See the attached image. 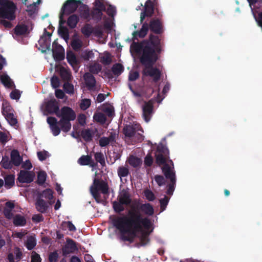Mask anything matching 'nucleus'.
Masks as SVG:
<instances>
[{"instance_id":"nucleus-55","label":"nucleus","mask_w":262,"mask_h":262,"mask_svg":"<svg viewBox=\"0 0 262 262\" xmlns=\"http://www.w3.org/2000/svg\"><path fill=\"white\" fill-rule=\"evenodd\" d=\"M91 105V100L89 99H82L80 103V107L82 110H86Z\"/></svg>"},{"instance_id":"nucleus-35","label":"nucleus","mask_w":262,"mask_h":262,"mask_svg":"<svg viewBox=\"0 0 262 262\" xmlns=\"http://www.w3.org/2000/svg\"><path fill=\"white\" fill-rule=\"evenodd\" d=\"M103 11H101L98 9L93 8L91 12H90L91 16L95 20L100 21L101 20Z\"/></svg>"},{"instance_id":"nucleus-2","label":"nucleus","mask_w":262,"mask_h":262,"mask_svg":"<svg viewBox=\"0 0 262 262\" xmlns=\"http://www.w3.org/2000/svg\"><path fill=\"white\" fill-rule=\"evenodd\" d=\"M112 224L119 232L120 239L132 243L138 232L143 228L150 229L151 222L148 217H143L138 208L132 206L126 215L116 216L112 221Z\"/></svg>"},{"instance_id":"nucleus-29","label":"nucleus","mask_w":262,"mask_h":262,"mask_svg":"<svg viewBox=\"0 0 262 262\" xmlns=\"http://www.w3.org/2000/svg\"><path fill=\"white\" fill-rule=\"evenodd\" d=\"M1 166L6 169H11L13 167V164L8 156L3 157L0 163Z\"/></svg>"},{"instance_id":"nucleus-14","label":"nucleus","mask_w":262,"mask_h":262,"mask_svg":"<svg viewBox=\"0 0 262 262\" xmlns=\"http://www.w3.org/2000/svg\"><path fill=\"white\" fill-rule=\"evenodd\" d=\"M149 30L148 24L146 22L143 23L141 28L139 31H134L133 33L134 40L138 39V37L144 38L147 34Z\"/></svg>"},{"instance_id":"nucleus-40","label":"nucleus","mask_w":262,"mask_h":262,"mask_svg":"<svg viewBox=\"0 0 262 262\" xmlns=\"http://www.w3.org/2000/svg\"><path fill=\"white\" fill-rule=\"evenodd\" d=\"M92 161V158L89 155H83L78 159V163L81 165H88Z\"/></svg>"},{"instance_id":"nucleus-48","label":"nucleus","mask_w":262,"mask_h":262,"mask_svg":"<svg viewBox=\"0 0 262 262\" xmlns=\"http://www.w3.org/2000/svg\"><path fill=\"white\" fill-rule=\"evenodd\" d=\"M149 234V233H148L147 232H143L142 234V235L140 238V245L141 246H145L149 243V238L148 237Z\"/></svg>"},{"instance_id":"nucleus-19","label":"nucleus","mask_w":262,"mask_h":262,"mask_svg":"<svg viewBox=\"0 0 262 262\" xmlns=\"http://www.w3.org/2000/svg\"><path fill=\"white\" fill-rule=\"evenodd\" d=\"M39 45L42 49V52L51 49V38L46 35H42L38 41Z\"/></svg>"},{"instance_id":"nucleus-44","label":"nucleus","mask_w":262,"mask_h":262,"mask_svg":"<svg viewBox=\"0 0 262 262\" xmlns=\"http://www.w3.org/2000/svg\"><path fill=\"white\" fill-rule=\"evenodd\" d=\"M47 178V173L44 171H40L37 174V183L39 185H42L45 183Z\"/></svg>"},{"instance_id":"nucleus-7","label":"nucleus","mask_w":262,"mask_h":262,"mask_svg":"<svg viewBox=\"0 0 262 262\" xmlns=\"http://www.w3.org/2000/svg\"><path fill=\"white\" fill-rule=\"evenodd\" d=\"M143 130L139 124L126 125L123 129V133L125 138L135 140V141L141 142L144 139L142 135Z\"/></svg>"},{"instance_id":"nucleus-30","label":"nucleus","mask_w":262,"mask_h":262,"mask_svg":"<svg viewBox=\"0 0 262 262\" xmlns=\"http://www.w3.org/2000/svg\"><path fill=\"white\" fill-rule=\"evenodd\" d=\"M5 186L7 188H10L14 185L15 177L13 174L7 175L5 178Z\"/></svg>"},{"instance_id":"nucleus-49","label":"nucleus","mask_w":262,"mask_h":262,"mask_svg":"<svg viewBox=\"0 0 262 262\" xmlns=\"http://www.w3.org/2000/svg\"><path fill=\"white\" fill-rule=\"evenodd\" d=\"M82 58L85 61H88L94 57V53L92 51L85 50L82 53Z\"/></svg>"},{"instance_id":"nucleus-38","label":"nucleus","mask_w":262,"mask_h":262,"mask_svg":"<svg viewBox=\"0 0 262 262\" xmlns=\"http://www.w3.org/2000/svg\"><path fill=\"white\" fill-rule=\"evenodd\" d=\"M1 80L2 83L7 88H11L13 82L10 77L7 75H3L1 76Z\"/></svg>"},{"instance_id":"nucleus-18","label":"nucleus","mask_w":262,"mask_h":262,"mask_svg":"<svg viewBox=\"0 0 262 262\" xmlns=\"http://www.w3.org/2000/svg\"><path fill=\"white\" fill-rule=\"evenodd\" d=\"M35 205L37 211L42 213H45L48 208V203L42 198L38 196L36 200Z\"/></svg>"},{"instance_id":"nucleus-10","label":"nucleus","mask_w":262,"mask_h":262,"mask_svg":"<svg viewBox=\"0 0 262 262\" xmlns=\"http://www.w3.org/2000/svg\"><path fill=\"white\" fill-rule=\"evenodd\" d=\"M53 56L56 61H61L64 58V50L56 40L53 43Z\"/></svg>"},{"instance_id":"nucleus-9","label":"nucleus","mask_w":262,"mask_h":262,"mask_svg":"<svg viewBox=\"0 0 262 262\" xmlns=\"http://www.w3.org/2000/svg\"><path fill=\"white\" fill-rule=\"evenodd\" d=\"M43 111L50 115H60L58 102L55 99H51L44 104Z\"/></svg>"},{"instance_id":"nucleus-62","label":"nucleus","mask_w":262,"mask_h":262,"mask_svg":"<svg viewBox=\"0 0 262 262\" xmlns=\"http://www.w3.org/2000/svg\"><path fill=\"white\" fill-rule=\"evenodd\" d=\"M139 77V73L138 71H130L129 73L128 80L134 81L137 80Z\"/></svg>"},{"instance_id":"nucleus-25","label":"nucleus","mask_w":262,"mask_h":262,"mask_svg":"<svg viewBox=\"0 0 262 262\" xmlns=\"http://www.w3.org/2000/svg\"><path fill=\"white\" fill-rule=\"evenodd\" d=\"M118 201L123 205H129L132 202L130 194L126 191L123 192L118 196Z\"/></svg>"},{"instance_id":"nucleus-60","label":"nucleus","mask_w":262,"mask_h":262,"mask_svg":"<svg viewBox=\"0 0 262 262\" xmlns=\"http://www.w3.org/2000/svg\"><path fill=\"white\" fill-rule=\"evenodd\" d=\"M8 141V135L5 132H0V143L4 145Z\"/></svg>"},{"instance_id":"nucleus-36","label":"nucleus","mask_w":262,"mask_h":262,"mask_svg":"<svg viewBox=\"0 0 262 262\" xmlns=\"http://www.w3.org/2000/svg\"><path fill=\"white\" fill-rule=\"evenodd\" d=\"M153 110V103L151 101L146 102L143 106V115H150Z\"/></svg>"},{"instance_id":"nucleus-3","label":"nucleus","mask_w":262,"mask_h":262,"mask_svg":"<svg viewBox=\"0 0 262 262\" xmlns=\"http://www.w3.org/2000/svg\"><path fill=\"white\" fill-rule=\"evenodd\" d=\"M156 162L159 165H163L162 172L167 179H169V183L167 185L166 194L169 195L173 194L176 185V178L173 171L174 165L170 159L169 151L163 143H159L155 152Z\"/></svg>"},{"instance_id":"nucleus-53","label":"nucleus","mask_w":262,"mask_h":262,"mask_svg":"<svg viewBox=\"0 0 262 262\" xmlns=\"http://www.w3.org/2000/svg\"><path fill=\"white\" fill-rule=\"evenodd\" d=\"M63 89L68 94H73L74 93L73 85L70 83L69 81H66L63 84Z\"/></svg>"},{"instance_id":"nucleus-45","label":"nucleus","mask_w":262,"mask_h":262,"mask_svg":"<svg viewBox=\"0 0 262 262\" xmlns=\"http://www.w3.org/2000/svg\"><path fill=\"white\" fill-rule=\"evenodd\" d=\"M61 228L66 230L68 228L70 231H75L76 229L75 226L71 221L63 222L61 225Z\"/></svg>"},{"instance_id":"nucleus-43","label":"nucleus","mask_w":262,"mask_h":262,"mask_svg":"<svg viewBox=\"0 0 262 262\" xmlns=\"http://www.w3.org/2000/svg\"><path fill=\"white\" fill-rule=\"evenodd\" d=\"M110 162L111 164H114L117 160L120 159L121 155L118 151H113L108 153Z\"/></svg>"},{"instance_id":"nucleus-54","label":"nucleus","mask_w":262,"mask_h":262,"mask_svg":"<svg viewBox=\"0 0 262 262\" xmlns=\"http://www.w3.org/2000/svg\"><path fill=\"white\" fill-rule=\"evenodd\" d=\"M94 5L95 6V7L94 8L98 9L103 12L106 11L105 6L104 4V3L101 1L96 0L94 3Z\"/></svg>"},{"instance_id":"nucleus-22","label":"nucleus","mask_w":262,"mask_h":262,"mask_svg":"<svg viewBox=\"0 0 262 262\" xmlns=\"http://www.w3.org/2000/svg\"><path fill=\"white\" fill-rule=\"evenodd\" d=\"M59 75L64 81H69L71 79V72L64 67L60 66L58 70Z\"/></svg>"},{"instance_id":"nucleus-42","label":"nucleus","mask_w":262,"mask_h":262,"mask_svg":"<svg viewBox=\"0 0 262 262\" xmlns=\"http://www.w3.org/2000/svg\"><path fill=\"white\" fill-rule=\"evenodd\" d=\"M36 245V240L34 237L31 236L28 238L26 243V247L28 250H32L35 247Z\"/></svg>"},{"instance_id":"nucleus-39","label":"nucleus","mask_w":262,"mask_h":262,"mask_svg":"<svg viewBox=\"0 0 262 262\" xmlns=\"http://www.w3.org/2000/svg\"><path fill=\"white\" fill-rule=\"evenodd\" d=\"M101 111L105 115H114V108L110 104H103L101 107Z\"/></svg>"},{"instance_id":"nucleus-15","label":"nucleus","mask_w":262,"mask_h":262,"mask_svg":"<svg viewBox=\"0 0 262 262\" xmlns=\"http://www.w3.org/2000/svg\"><path fill=\"white\" fill-rule=\"evenodd\" d=\"M67 59L68 63L73 67L74 70L77 72L79 69V62L74 53L72 52H67Z\"/></svg>"},{"instance_id":"nucleus-8","label":"nucleus","mask_w":262,"mask_h":262,"mask_svg":"<svg viewBox=\"0 0 262 262\" xmlns=\"http://www.w3.org/2000/svg\"><path fill=\"white\" fill-rule=\"evenodd\" d=\"M158 6V0L146 1L144 5V10L140 14V23H142L146 17H151L155 12V8Z\"/></svg>"},{"instance_id":"nucleus-33","label":"nucleus","mask_w":262,"mask_h":262,"mask_svg":"<svg viewBox=\"0 0 262 262\" xmlns=\"http://www.w3.org/2000/svg\"><path fill=\"white\" fill-rule=\"evenodd\" d=\"M71 45L74 51H78L82 48L83 43L80 39L77 38L72 39Z\"/></svg>"},{"instance_id":"nucleus-63","label":"nucleus","mask_w":262,"mask_h":262,"mask_svg":"<svg viewBox=\"0 0 262 262\" xmlns=\"http://www.w3.org/2000/svg\"><path fill=\"white\" fill-rule=\"evenodd\" d=\"M58 258V254L57 251H54L50 253L49 260L50 262H57Z\"/></svg>"},{"instance_id":"nucleus-16","label":"nucleus","mask_w":262,"mask_h":262,"mask_svg":"<svg viewBox=\"0 0 262 262\" xmlns=\"http://www.w3.org/2000/svg\"><path fill=\"white\" fill-rule=\"evenodd\" d=\"M135 207L147 215L151 216L154 213V208L149 203L142 204Z\"/></svg>"},{"instance_id":"nucleus-26","label":"nucleus","mask_w":262,"mask_h":262,"mask_svg":"<svg viewBox=\"0 0 262 262\" xmlns=\"http://www.w3.org/2000/svg\"><path fill=\"white\" fill-rule=\"evenodd\" d=\"M13 223L15 226H24L26 224V220L24 216L17 214L13 217Z\"/></svg>"},{"instance_id":"nucleus-34","label":"nucleus","mask_w":262,"mask_h":262,"mask_svg":"<svg viewBox=\"0 0 262 262\" xmlns=\"http://www.w3.org/2000/svg\"><path fill=\"white\" fill-rule=\"evenodd\" d=\"M93 27L89 24H86L81 28V33L86 37H89L93 33Z\"/></svg>"},{"instance_id":"nucleus-12","label":"nucleus","mask_w":262,"mask_h":262,"mask_svg":"<svg viewBox=\"0 0 262 262\" xmlns=\"http://www.w3.org/2000/svg\"><path fill=\"white\" fill-rule=\"evenodd\" d=\"M78 250L75 242L71 239H67V244L62 248V255L64 256H67L70 253H73L76 251Z\"/></svg>"},{"instance_id":"nucleus-56","label":"nucleus","mask_w":262,"mask_h":262,"mask_svg":"<svg viewBox=\"0 0 262 262\" xmlns=\"http://www.w3.org/2000/svg\"><path fill=\"white\" fill-rule=\"evenodd\" d=\"M155 180L159 186H162L166 183V180L163 176L161 175H156Z\"/></svg>"},{"instance_id":"nucleus-47","label":"nucleus","mask_w":262,"mask_h":262,"mask_svg":"<svg viewBox=\"0 0 262 262\" xmlns=\"http://www.w3.org/2000/svg\"><path fill=\"white\" fill-rule=\"evenodd\" d=\"M112 61L111 55L110 53H106L104 56H102L100 58V62L104 65L108 66L111 64Z\"/></svg>"},{"instance_id":"nucleus-21","label":"nucleus","mask_w":262,"mask_h":262,"mask_svg":"<svg viewBox=\"0 0 262 262\" xmlns=\"http://www.w3.org/2000/svg\"><path fill=\"white\" fill-rule=\"evenodd\" d=\"M80 16L84 19H87L91 16L90 8L87 5H82L78 8Z\"/></svg>"},{"instance_id":"nucleus-6","label":"nucleus","mask_w":262,"mask_h":262,"mask_svg":"<svg viewBox=\"0 0 262 262\" xmlns=\"http://www.w3.org/2000/svg\"><path fill=\"white\" fill-rule=\"evenodd\" d=\"M90 191L95 201L97 203H101L102 200L99 191L104 194H108V186L107 183L103 180L95 178L93 185L91 186Z\"/></svg>"},{"instance_id":"nucleus-11","label":"nucleus","mask_w":262,"mask_h":262,"mask_svg":"<svg viewBox=\"0 0 262 262\" xmlns=\"http://www.w3.org/2000/svg\"><path fill=\"white\" fill-rule=\"evenodd\" d=\"M35 173L33 171L21 170L18 174L17 180L21 183H30L33 181Z\"/></svg>"},{"instance_id":"nucleus-51","label":"nucleus","mask_w":262,"mask_h":262,"mask_svg":"<svg viewBox=\"0 0 262 262\" xmlns=\"http://www.w3.org/2000/svg\"><path fill=\"white\" fill-rule=\"evenodd\" d=\"M60 115H76L74 111L69 106H63L60 110Z\"/></svg>"},{"instance_id":"nucleus-59","label":"nucleus","mask_w":262,"mask_h":262,"mask_svg":"<svg viewBox=\"0 0 262 262\" xmlns=\"http://www.w3.org/2000/svg\"><path fill=\"white\" fill-rule=\"evenodd\" d=\"M15 116H5L6 119L11 126H15L17 124V120Z\"/></svg>"},{"instance_id":"nucleus-61","label":"nucleus","mask_w":262,"mask_h":262,"mask_svg":"<svg viewBox=\"0 0 262 262\" xmlns=\"http://www.w3.org/2000/svg\"><path fill=\"white\" fill-rule=\"evenodd\" d=\"M153 163V158L150 154H148L144 158V164L145 166L150 167Z\"/></svg>"},{"instance_id":"nucleus-41","label":"nucleus","mask_w":262,"mask_h":262,"mask_svg":"<svg viewBox=\"0 0 262 262\" xmlns=\"http://www.w3.org/2000/svg\"><path fill=\"white\" fill-rule=\"evenodd\" d=\"M118 175L120 178L127 177L129 173V169L127 167L124 166H120L117 170Z\"/></svg>"},{"instance_id":"nucleus-13","label":"nucleus","mask_w":262,"mask_h":262,"mask_svg":"<svg viewBox=\"0 0 262 262\" xmlns=\"http://www.w3.org/2000/svg\"><path fill=\"white\" fill-rule=\"evenodd\" d=\"M83 79L87 89L91 91L96 86V80L95 77L90 73L87 72L83 75Z\"/></svg>"},{"instance_id":"nucleus-46","label":"nucleus","mask_w":262,"mask_h":262,"mask_svg":"<svg viewBox=\"0 0 262 262\" xmlns=\"http://www.w3.org/2000/svg\"><path fill=\"white\" fill-rule=\"evenodd\" d=\"M3 115H14V111L9 103L3 104Z\"/></svg>"},{"instance_id":"nucleus-27","label":"nucleus","mask_w":262,"mask_h":262,"mask_svg":"<svg viewBox=\"0 0 262 262\" xmlns=\"http://www.w3.org/2000/svg\"><path fill=\"white\" fill-rule=\"evenodd\" d=\"M129 164L134 168L140 166L142 161L141 159L138 157L130 155L128 159Z\"/></svg>"},{"instance_id":"nucleus-50","label":"nucleus","mask_w":262,"mask_h":262,"mask_svg":"<svg viewBox=\"0 0 262 262\" xmlns=\"http://www.w3.org/2000/svg\"><path fill=\"white\" fill-rule=\"evenodd\" d=\"M123 205V204H121L119 201L114 202L113 207L114 211L116 213H120L121 212H122L124 210V208Z\"/></svg>"},{"instance_id":"nucleus-52","label":"nucleus","mask_w":262,"mask_h":262,"mask_svg":"<svg viewBox=\"0 0 262 262\" xmlns=\"http://www.w3.org/2000/svg\"><path fill=\"white\" fill-rule=\"evenodd\" d=\"M95 159L97 162L102 165L105 164V160L103 154L101 152H96L94 155Z\"/></svg>"},{"instance_id":"nucleus-17","label":"nucleus","mask_w":262,"mask_h":262,"mask_svg":"<svg viewBox=\"0 0 262 262\" xmlns=\"http://www.w3.org/2000/svg\"><path fill=\"white\" fill-rule=\"evenodd\" d=\"M10 160L13 165L18 166L23 161V158L20 156L18 151L16 149H13L11 151L10 154Z\"/></svg>"},{"instance_id":"nucleus-5","label":"nucleus","mask_w":262,"mask_h":262,"mask_svg":"<svg viewBox=\"0 0 262 262\" xmlns=\"http://www.w3.org/2000/svg\"><path fill=\"white\" fill-rule=\"evenodd\" d=\"M16 6L9 0H0V18H7L9 20L15 19V12Z\"/></svg>"},{"instance_id":"nucleus-64","label":"nucleus","mask_w":262,"mask_h":262,"mask_svg":"<svg viewBox=\"0 0 262 262\" xmlns=\"http://www.w3.org/2000/svg\"><path fill=\"white\" fill-rule=\"evenodd\" d=\"M31 262H41V258L40 255L35 251H33L31 256Z\"/></svg>"},{"instance_id":"nucleus-23","label":"nucleus","mask_w":262,"mask_h":262,"mask_svg":"<svg viewBox=\"0 0 262 262\" xmlns=\"http://www.w3.org/2000/svg\"><path fill=\"white\" fill-rule=\"evenodd\" d=\"M79 21V16L75 14L71 15L67 19V25L71 29L75 28Z\"/></svg>"},{"instance_id":"nucleus-57","label":"nucleus","mask_w":262,"mask_h":262,"mask_svg":"<svg viewBox=\"0 0 262 262\" xmlns=\"http://www.w3.org/2000/svg\"><path fill=\"white\" fill-rule=\"evenodd\" d=\"M144 195L146 199L149 201H153L156 199L154 193L149 189H146L144 191Z\"/></svg>"},{"instance_id":"nucleus-1","label":"nucleus","mask_w":262,"mask_h":262,"mask_svg":"<svg viewBox=\"0 0 262 262\" xmlns=\"http://www.w3.org/2000/svg\"><path fill=\"white\" fill-rule=\"evenodd\" d=\"M148 27L151 32L148 38L139 42L133 41L130 45V51L140 56V62L143 66V76L152 77L156 82L160 79L162 73L154 66L159 60L162 51L164 28L159 18L150 20Z\"/></svg>"},{"instance_id":"nucleus-37","label":"nucleus","mask_w":262,"mask_h":262,"mask_svg":"<svg viewBox=\"0 0 262 262\" xmlns=\"http://www.w3.org/2000/svg\"><path fill=\"white\" fill-rule=\"evenodd\" d=\"M38 197L40 198H45L46 199L51 200L53 199V191L51 189L48 188L43 190L41 193H39Z\"/></svg>"},{"instance_id":"nucleus-28","label":"nucleus","mask_w":262,"mask_h":262,"mask_svg":"<svg viewBox=\"0 0 262 262\" xmlns=\"http://www.w3.org/2000/svg\"><path fill=\"white\" fill-rule=\"evenodd\" d=\"M102 70V66L99 63L95 62L89 66V71L92 74H97Z\"/></svg>"},{"instance_id":"nucleus-4","label":"nucleus","mask_w":262,"mask_h":262,"mask_svg":"<svg viewBox=\"0 0 262 262\" xmlns=\"http://www.w3.org/2000/svg\"><path fill=\"white\" fill-rule=\"evenodd\" d=\"M61 117L59 121L54 117H49L47 118V122L49 124L50 128L52 134L57 136L60 133L61 130L67 133L71 128V121L74 120L76 116H57Z\"/></svg>"},{"instance_id":"nucleus-24","label":"nucleus","mask_w":262,"mask_h":262,"mask_svg":"<svg viewBox=\"0 0 262 262\" xmlns=\"http://www.w3.org/2000/svg\"><path fill=\"white\" fill-rule=\"evenodd\" d=\"M28 30V27L25 24H18L14 29V33L17 36L26 34Z\"/></svg>"},{"instance_id":"nucleus-20","label":"nucleus","mask_w":262,"mask_h":262,"mask_svg":"<svg viewBox=\"0 0 262 262\" xmlns=\"http://www.w3.org/2000/svg\"><path fill=\"white\" fill-rule=\"evenodd\" d=\"M95 133L90 128L83 129L81 130L80 136L85 142H89L93 140Z\"/></svg>"},{"instance_id":"nucleus-31","label":"nucleus","mask_w":262,"mask_h":262,"mask_svg":"<svg viewBox=\"0 0 262 262\" xmlns=\"http://www.w3.org/2000/svg\"><path fill=\"white\" fill-rule=\"evenodd\" d=\"M58 33L65 41H68L69 39V31L67 27L60 26L58 29Z\"/></svg>"},{"instance_id":"nucleus-32","label":"nucleus","mask_w":262,"mask_h":262,"mask_svg":"<svg viewBox=\"0 0 262 262\" xmlns=\"http://www.w3.org/2000/svg\"><path fill=\"white\" fill-rule=\"evenodd\" d=\"M124 71L123 66L119 63L114 64L112 68V71L114 75L118 76L121 74Z\"/></svg>"},{"instance_id":"nucleus-58","label":"nucleus","mask_w":262,"mask_h":262,"mask_svg":"<svg viewBox=\"0 0 262 262\" xmlns=\"http://www.w3.org/2000/svg\"><path fill=\"white\" fill-rule=\"evenodd\" d=\"M51 84L54 89L58 88L60 85V80L58 77L53 76L51 79Z\"/></svg>"}]
</instances>
